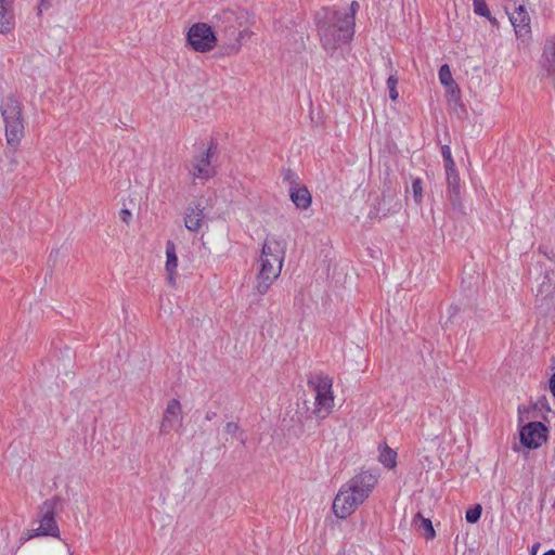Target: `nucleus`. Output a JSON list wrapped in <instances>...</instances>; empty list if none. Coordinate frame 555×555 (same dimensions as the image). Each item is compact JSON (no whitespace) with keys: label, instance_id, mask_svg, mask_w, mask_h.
Masks as SVG:
<instances>
[{"label":"nucleus","instance_id":"nucleus-1","mask_svg":"<svg viewBox=\"0 0 555 555\" xmlns=\"http://www.w3.org/2000/svg\"><path fill=\"white\" fill-rule=\"evenodd\" d=\"M314 21L321 46L331 57L353 38L352 14H343L341 11L333 8H322L317 11Z\"/></svg>","mask_w":555,"mask_h":555},{"label":"nucleus","instance_id":"nucleus-2","mask_svg":"<svg viewBox=\"0 0 555 555\" xmlns=\"http://www.w3.org/2000/svg\"><path fill=\"white\" fill-rule=\"evenodd\" d=\"M212 27L221 39L223 55H234L241 51L244 40L250 38L248 14L242 9H224L211 18Z\"/></svg>","mask_w":555,"mask_h":555},{"label":"nucleus","instance_id":"nucleus-3","mask_svg":"<svg viewBox=\"0 0 555 555\" xmlns=\"http://www.w3.org/2000/svg\"><path fill=\"white\" fill-rule=\"evenodd\" d=\"M284 250L279 241L267 238L259 258V271L256 279L255 289L259 295H264L282 270Z\"/></svg>","mask_w":555,"mask_h":555},{"label":"nucleus","instance_id":"nucleus-4","mask_svg":"<svg viewBox=\"0 0 555 555\" xmlns=\"http://www.w3.org/2000/svg\"><path fill=\"white\" fill-rule=\"evenodd\" d=\"M1 116L5 127V139L10 146L16 147L24 137V119L22 103L14 96L8 95L0 104Z\"/></svg>","mask_w":555,"mask_h":555},{"label":"nucleus","instance_id":"nucleus-5","mask_svg":"<svg viewBox=\"0 0 555 555\" xmlns=\"http://www.w3.org/2000/svg\"><path fill=\"white\" fill-rule=\"evenodd\" d=\"M308 386L315 392L312 415L319 420L326 418L334 406L333 379L324 374L311 375Z\"/></svg>","mask_w":555,"mask_h":555},{"label":"nucleus","instance_id":"nucleus-6","mask_svg":"<svg viewBox=\"0 0 555 555\" xmlns=\"http://www.w3.org/2000/svg\"><path fill=\"white\" fill-rule=\"evenodd\" d=\"M61 503L60 498H53L51 500H46L39 507L38 513V521L39 527L33 529V533L27 537H23V541H27L34 537L40 535H50V537H59L60 530L59 526L55 521V514L57 505Z\"/></svg>","mask_w":555,"mask_h":555},{"label":"nucleus","instance_id":"nucleus-7","mask_svg":"<svg viewBox=\"0 0 555 555\" xmlns=\"http://www.w3.org/2000/svg\"><path fill=\"white\" fill-rule=\"evenodd\" d=\"M186 41L194 51L204 53L211 51L217 46L218 36L212 25L195 23L186 34Z\"/></svg>","mask_w":555,"mask_h":555},{"label":"nucleus","instance_id":"nucleus-8","mask_svg":"<svg viewBox=\"0 0 555 555\" xmlns=\"http://www.w3.org/2000/svg\"><path fill=\"white\" fill-rule=\"evenodd\" d=\"M364 501L363 494L347 483L336 494L333 502V512L338 518L345 519Z\"/></svg>","mask_w":555,"mask_h":555},{"label":"nucleus","instance_id":"nucleus-9","mask_svg":"<svg viewBox=\"0 0 555 555\" xmlns=\"http://www.w3.org/2000/svg\"><path fill=\"white\" fill-rule=\"evenodd\" d=\"M522 446L528 449H538L547 439V427L541 422H530L519 431Z\"/></svg>","mask_w":555,"mask_h":555},{"label":"nucleus","instance_id":"nucleus-10","mask_svg":"<svg viewBox=\"0 0 555 555\" xmlns=\"http://www.w3.org/2000/svg\"><path fill=\"white\" fill-rule=\"evenodd\" d=\"M447 172V194L452 208L463 212V203L461 197V180L456 169L446 170Z\"/></svg>","mask_w":555,"mask_h":555},{"label":"nucleus","instance_id":"nucleus-11","mask_svg":"<svg viewBox=\"0 0 555 555\" xmlns=\"http://www.w3.org/2000/svg\"><path fill=\"white\" fill-rule=\"evenodd\" d=\"M508 16L518 38H525L531 34L530 16L524 4L515 7L514 12Z\"/></svg>","mask_w":555,"mask_h":555},{"label":"nucleus","instance_id":"nucleus-12","mask_svg":"<svg viewBox=\"0 0 555 555\" xmlns=\"http://www.w3.org/2000/svg\"><path fill=\"white\" fill-rule=\"evenodd\" d=\"M216 149L217 143L211 141L205 153H203L202 156H196L194 158L193 168L191 170V173L194 178L208 179L211 177L212 170L210 168V158Z\"/></svg>","mask_w":555,"mask_h":555},{"label":"nucleus","instance_id":"nucleus-13","mask_svg":"<svg viewBox=\"0 0 555 555\" xmlns=\"http://www.w3.org/2000/svg\"><path fill=\"white\" fill-rule=\"evenodd\" d=\"M182 408L178 399L169 400L166 410L164 412L163 421L160 423L159 433L160 435L168 434L173 428L175 421L182 420Z\"/></svg>","mask_w":555,"mask_h":555},{"label":"nucleus","instance_id":"nucleus-14","mask_svg":"<svg viewBox=\"0 0 555 555\" xmlns=\"http://www.w3.org/2000/svg\"><path fill=\"white\" fill-rule=\"evenodd\" d=\"M377 482V475L365 470L356 475L348 483L366 499Z\"/></svg>","mask_w":555,"mask_h":555},{"label":"nucleus","instance_id":"nucleus-15","mask_svg":"<svg viewBox=\"0 0 555 555\" xmlns=\"http://www.w3.org/2000/svg\"><path fill=\"white\" fill-rule=\"evenodd\" d=\"M204 209L201 207L198 203L194 205H190L186 208L184 224L185 228L191 232H198L202 228V223L204 220Z\"/></svg>","mask_w":555,"mask_h":555},{"label":"nucleus","instance_id":"nucleus-16","mask_svg":"<svg viewBox=\"0 0 555 555\" xmlns=\"http://www.w3.org/2000/svg\"><path fill=\"white\" fill-rule=\"evenodd\" d=\"M289 197L299 209H307L311 205V194L306 186H291Z\"/></svg>","mask_w":555,"mask_h":555},{"label":"nucleus","instance_id":"nucleus-17","mask_svg":"<svg viewBox=\"0 0 555 555\" xmlns=\"http://www.w3.org/2000/svg\"><path fill=\"white\" fill-rule=\"evenodd\" d=\"M13 3L0 0V34H7L14 27Z\"/></svg>","mask_w":555,"mask_h":555},{"label":"nucleus","instance_id":"nucleus-18","mask_svg":"<svg viewBox=\"0 0 555 555\" xmlns=\"http://www.w3.org/2000/svg\"><path fill=\"white\" fill-rule=\"evenodd\" d=\"M414 525L418 530L424 532V535L427 540L435 538L436 532L429 518H425L421 513H417L414 517Z\"/></svg>","mask_w":555,"mask_h":555},{"label":"nucleus","instance_id":"nucleus-19","mask_svg":"<svg viewBox=\"0 0 555 555\" xmlns=\"http://www.w3.org/2000/svg\"><path fill=\"white\" fill-rule=\"evenodd\" d=\"M166 272L176 271L178 267V257L176 253V245L172 241L166 243Z\"/></svg>","mask_w":555,"mask_h":555},{"label":"nucleus","instance_id":"nucleus-20","mask_svg":"<svg viewBox=\"0 0 555 555\" xmlns=\"http://www.w3.org/2000/svg\"><path fill=\"white\" fill-rule=\"evenodd\" d=\"M379 462L387 468H395L397 465V453L387 444L380 450Z\"/></svg>","mask_w":555,"mask_h":555},{"label":"nucleus","instance_id":"nucleus-21","mask_svg":"<svg viewBox=\"0 0 555 555\" xmlns=\"http://www.w3.org/2000/svg\"><path fill=\"white\" fill-rule=\"evenodd\" d=\"M552 283L550 278V272L545 273L544 281L541 283V285L538 288L537 293V301L541 300H547V296L551 292Z\"/></svg>","mask_w":555,"mask_h":555},{"label":"nucleus","instance_id":"nucleus-22","mask_svg":"<svg viewBox=\"0 0 555 555\" xmlns=\"http://www.w3.org/2000/svg\"><path fill=\"white\" fill-rule=\"evenodd\" d=\"M439 80L441 85L444 87H452L454 85V79L452 77L450 67L448 64H443L439 69Z\"/></svg>","mask_w":555,"mask_h":555},{"label":"nucleus","instance_id":"nucleus-23","mask_svg":"<svg viewBox=\"0 0 555 555\" xmlns=\"http://www.w3.org/2000/svg\"><path fill=\"white\" fill-rule=\"evenodd\" d=\"M481 513H482L481 505L476 504L466 511L465 519L468 524H476L480 519Z\"/></svg>","mask_w":555,"mask_h":555},{"label":"nucleus","instance_id":"nucleus-24","mask_svg":"<svg viewBox=\"0 0 555 555\" xmlns=\"http://www.w3.org/2000/svg\"><path fill=\"white\" fill-rule=\"evenodd\" d=\"M474 13L490 18V10L486 3V0H473Z\"/></svg>","mask_w":555,"mask_h":555},{"label":"nucleus","instance_id":"nucleus-25","mask_svg":"<svg viewBox=\"0 0 555 555\" xmlns=\"http://www.w3.org/2000/svg\"><path fill=\"white\" fill-rule=\"evenodd\" d=\"M282 178H283V181L288 183L289 184V188L291 186H298V176L297 173L292 170L291 168H283L282 169Z\"/></svg>","mask_w":555,"mask_h":555},{"label":"nucleus","instance_id":"nucleus-26","mask_svg":"<svg viewBox=\"0 0 555 555\" xmlns=\"http://www.w3.org/2000/svg\"><path fill=\"white\" fill-rule=\"evenodd\" d=\"M225 431L231 436H237V438L241 440V442L245 443V436L244 431L241 430L240 425L234 422L227 423L224 427Z\"/></svg>","mask_w":555,"mask_h":555},{"label":"nucleus","instance_id":"nucleus-27","mask_svg":"<svg viewBox=\"0 0 555 555\" xmlns=\"http://www.w3.org/2000/svg\"><path fill=\"white\" fill-rule=\"evenodd\" d=\"M441 154L443 157L446 170L455 169V163L452 158L451 149L449 145H442Z\"/></svg>","mask_w":555,"mask_h":555},{"label":"nucleus","instance_id":"nucleus-28","mask_svg":"<svg viewBox=\"0 0 555 555\" xmlns=\"http://www.w3.org/2000/svg\"><path fill=\"white\" fill-rule=\"evenodd\" d=\"M423 181L420 178H416L412 181V192L414 196V201L420 204L423 198Z\"/></svg>","mask_w":555,"mask_h":555},{"label":"nucleus","instance_id":"nucleus-29","mask_svg":"<svg viewBox=\"0 0 555 555\" xmlns=\"http://www.w3.org/2000/svg\"><path fill=\"white\" fill-rule=\"evenodd\" d=\"M397 83H398V79L393 75H390L387 79V88L389 91V98L392 101H396L399 95L398 91H397Z\"/></svg>","mask_w":555,"mask_h":555},{"label":"nucleus","instance_id":"nucleus-30","mask_svg":"<svg viewBox=\"0 0 555 555\" xmlns=\"http://www.w3.org/2000/svg\"><path fill=\"white\" fill-rule=\"evenodd\" d=\"M447 88V91L450 93L451 98L454 100L455 104L459 105V107L465 112V108H464V105L459 103V100H460V88L459 86L454 82V85L452 87H446Z\"/></svg>","mask_w":555,"mask_h":555},{"label":"nucleus","instance_id":"nucleus-31","mask_svg":"<svg viewBox=\"0 0 555 555\" xmlns=\"http://www.w3.org/2000/svg\"><path fill=\"white\" fill-rule=\"evenodd\" d=\"M131 211L127 208L125 209H121L120 212H119V218L125 222V223H129L130 219H131Z\"/></svg>","mask_w":555,"mask_h":555},{"label":"nucleus","instance_id":"nucleus-32","mask_svg":"<svg viewBox=\"0 0 555 555\" xmlns=\"http://www.w3.org/2000/svg\"><path fill=\"white\" fill-rule=\"evenodd\" d=\"M51 7V0H40L38 5V14H41L43 10H48Z\"/></svg>","mask_w":555,"mask_h":555},{"label":"nucleus","instance_id":"nucleus-33","mask_svg":"<svg viewBox=\"0 0 555 555\" xmlns=\"http://www.w3.org/2000/svg\"><path fill=\"white\" fill-rule=\"evenodd\" d=\"M359 9V3L357 1H352L351 4H350V12H343V14H352L353 15V18L356 20V12L358 11Z\"/></svg>","mask_w":555,"mask_h":555},{"label":"nucleus","instance_id":"nucleus-34","mask_svg":"<svg viewBox=\"0 0 555 555\" xmlns=\"http://www.w3.org/2000/svg\"><path fill=\"white\" fill-rule=\"evenodd\" d=\"M550 63L548 72L555 67V42L552 46L551 59H547Z\"/></svg>","mask_w":555,"mask_h":555},{"label":"nucleus","instance_id":"nucleus-35","mask_svg":"<svg viewBox=\"0 0 555 555\" xmlns=\"http://www.w3.org/2000/svg\"><path fill=\"white\" fill-rule=\"evenodd\" d=\"M167 280L170 286L176 285V271L167 272Z\"/></svg>","mask_w":555,"mask_h":555},{"label":"nucleus","instance_id":"nucleus-36","mask_svg":"<svg viewBox=\"0 0 555 555\" xmlns=\"http://www.w3.org/2000/svg\"><path fill=\"white\" fill-rule=\"evenodd\" d=\"M548 386H550V390H551L552 395L555 398V373L551 376V378L548 380Z\"/></svg>","mask_w":555,"mask_h":555},{"label":"nucleus","instance_id":"nucleus-37","mask_svg":"<svg viewBox=\"0 0 555 555\" xmlns=\"http://www.w3.org/2000/svg\"><path fill=\"white\" fill-rule=\"evenodd\" d=\"M216 415H217V414H216V412H211V411H209V412H207V413H206L205 418H206L207 421H211L212 418H215V417H216Z\"/></svg>","mask_w":555,"mask_h":555},{"label":"nucleus","instance_id":"nucleus-38","mask_svg":"<svg viewBox=\"0 0 555 555\" xmlns=\"http://www.w3.org/2000/svg\"><path fill=\"white\" fill-rule=\"evenodd\" d=\"M16 165H17V162H16L14 158H12V159L10 160V164H9V166H10V168H9V169H10L11 171H13V170L15 169Z\"/></svg>","mask_w":555,"mask_h":555},{"label":"nucleus","instance_id":"nucleus-39","mask_svg":"<svg viewBox=\"0 0 555 555\" xmlns=\"http://www.w3.org/2000/svg\"><path fill=\"white\" fill-rule=\"evenodd\" d=\"M543 253H544V255H545L548 259H551V260H555V253H554V251H552V250H551L550 253H547V251H543Z\"/></svg>","mask_w":555,"mask_h":555},{"label":"nucleus","instance_id":"nucleus-40","mask_svg":"<svg viewBox=\"0 0 555 555\" xmlns=\"http://www.w3.org/2000/svg\"><path fill=\"white\" fill-rule=\"evenodd\" d=\"M488 21L491 23V25L493 26H496L498 25V20L495 17H493L491 14H490V18H488Z\"/></svg>","mask_w":555,"mask_h":555},{"label":"nucleus","instance_id":"nucleus-41","mask_svg":"<svg viewBox=\"0 0 555 555\" xmlns=\"http://www.w3.org/2000/svg\"><path fill=\"white\" fill-rule=\"evenodd\" d=\"M543 555H555V550H548Z\"/></svg>","mask_w":555,"mask_h":555},{"label":"nucleus","instance_id":"nucleus-42","mask_svg":"<svg viewBox=\"0 0 555 555\" xmlns=\"http://www.w3.org/2000/svg\"><path fill=\"white\" fill-rule=\"evenodd\" d=\"M546 306H547V310H550L552 308V306L548 302H546Z\"/></svg>","mask_w":555,"mask_h":555},{"label":"nucleus","instance_id":"nucleus-43","mask_svg":"<svg viewBox=\"0 0 555 555\" xmlns=\"http://www.w3.org/2000/svg\"><path fill=\"white\" fill-rule=\"evenodd\" d=\"M3 1H4V2H11V3H13V2H14V0H3Z\"/></svg>","mask_w":555,"mask_h":555},{"label":"nucleus","instance_id":"nucleus-44","mask_svg":"<svg viewBox=\"0 0 555 555\" xmlns=\"http://www.w3.org/2000/svg\"><path fill=\"white\" fill-rule=\"evenodd\" d=\"M553 70L555 72V67L553 68Z\"/></svg>","mask_w":555,"mask_h":555}]
</instances>
